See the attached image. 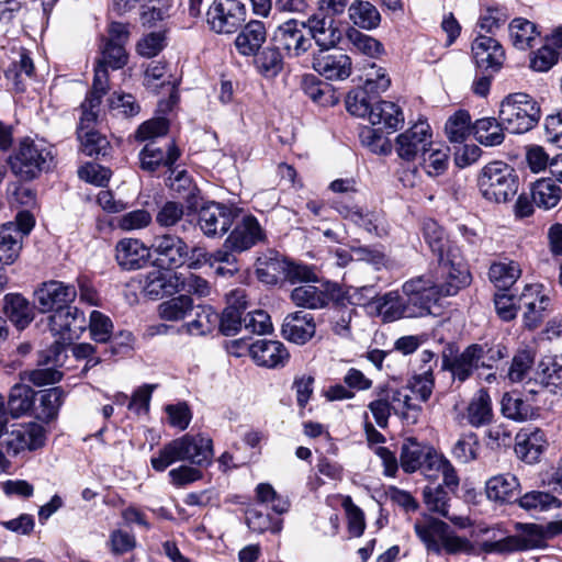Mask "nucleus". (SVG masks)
<instances>
[{
  "mask_svg": "<svg viewBox=\"0 0 562 562\" xmlns=\"http://www.w3.org/2000/svg\"><path fill=\"white\" fill-rule=\"evenodd\" d=\"M316 333L314 316L304 311L288 314L282 323L281 334L284 339L296 345H304Z\"/></svg>",
  "mask_w": 562,
  "mask_h": 562,
  "instance_id": "393cba45",
  "label": "nucleus"
},
{
  "mask_svg": "<svg viewBox=\"0 0 562 562\" xmlns=\"http://www.w3.org/2000/svg\"><path fill=\"white\" fill-rule=\"evenodd\" d=\"M547 446L544 432L539 428H522L516 435L515 453L526 463H536Z\"/></svg>",
  "mask_w": 562,
  "mask_h": 562,
  "instance_id": "cd10ccee",
  "label": "nucleus"
},
{
  "mask_svg": "<svg viewBox=\"0 0 562 562\" xmlns=\"http://www.w3.org/2000/svg\"><path fill=\"white\" fill-rule=\"evenodd\" d=\"M127 58L128 56L122 43L105 42L101 50V58H99L97 61L93 77L94 81L97 78V72H104L105 83L102 92V98L106 94L109 90V75L106 67H110L112 69H120L126 65Z\"/></svg>",
  "mask_w": 562,
  "mask_h": 562,
  "instance_id": "473e14b6",
  "label": "nucleus"
},
{
  "mask_svg": "<svg viewBox=\"0 0 562 562\" xmlns=\"http://www.w3.org/2000/svg\"><path fill=\"white\" fill-rule=\"evenodd\" d=\"M89 329L92 339L97 342L106 344L110 342V355H117L122 348H128L132 340V335L128 333L122 335L124 342L120 346L115 345V339H111L113 324L111 319L99 311H93L90 315Z\"/></svg>",
  "mask_w": 562,
  "mask_h": 562,
  "instance_id": "7c9ffc66",
  "label": "nucleus"
},
{
  "mask_svg": "<svg viewBox=\"0 0 562 562\" xmlns=\"http://www.w3.org/2000/svg\"><path fill=\"white\" fill-rule=\"evenodd\" d=\"M519 307L524 308V326L536 329L542 323L544 313L550 305L549 292L541 283H527L517 296Z\"/></svg>",
  "mask_w": 562,
  "mask_h": 562,
  "instance_id": "2eb2a0df",
  "label": "nucleus"
},
{
  "mask_svg": "<svg viewBox=\"0 0 562 562\" xmlns=\"http://www.w3.org/2000/svg\"><path fill=\"white\" fill-rule=\"evenodd\" d=\"M212 458L213 445L209 437L187 434L165 445L150 463L156 471H165L177 461H189L201 467L210 464Z\"/></svg>",
  "mask_w": 562,
  "mask_h": 562,
  "instance_id": "f03ea898",
  "label": "nucleus"
},
{
  "mask_svg": "<svg viewBox=\"0 0 562 562\" xmlns=\"http://www.w3.org/2000/svg\"><path fill=\"white\" fill-rule=\"evenodd\" d=\"M34 391L25 384H15L10 392L8 408L12 416L19 417L29 412L34 403Z\"/></svg>",
  "mask_w": 562,
  "mask_h": 562,
  "instance_id": "6e6d98bb",
  "label": "nucleus"
},
{
  "mask_svg": "<svg viewBox=\"0 0 562 562\" xmlns=\"http://www.w3.org/2000/svg\"><path fill=\"white\" fill-rule=\"evenodd\" d=\"M420 158V165L426 173L430 177H437L442 175L448 167L449 148L441 145L435 147L431 143Z\"/></svg>",
  "mask_w": 562,
  "mask_h": 562,
  "instance_id": "3c124183",
  "label": "nucleus"
},
{
  "mask_svg": "<svg viewBox=\"0 0 562 562\" xmlns=\"http://www.w3.org/2000/svg\"><path fill=\"white\" fill-rule=\"evenodd\" d=\"M369 91L363 87L350 91L346 98V108L355 116L370 119L374 103L369 98Z\"/></svg>",
  "mask_w": 562,
  "mask_h": 562,
  "instance_id": "69168bd1",
  "label": "nucleus"
},
{
  "mask_svg": "<svg viewBox=\"0 0 562 562\" xmlns=\"http://www.w3.org/2000/svg\"><path fill=\"white\" fill-rule=\"evenodd\" d=\"M472 130L475 139L484 146H498L504 142L505 134L503 122L495 117H482L474 122Z\"/></svg>",
  "mask_w": 562,
  "mask_h": 562,
  "instance_id": "79ce46f5",
  "label": "nucleus"
},
{
  "mask_svg": "<svg viewBox=\"0 0 562 562\" xmlns=\"http://www.w3.org/2000/svg\"><path fill=\"white\" fill-rule=\"evenodd\" d=\"M266 38L265 24L261 21L254 20L247 23L237 35L235 45L241 55L251 56L258 53Z\"/></svg>",
  "mask_w": 562,
  "mask_h": 562,
  "instance_id": "c9c22d12",
  "label": "nucleus"
},
{
  "mask_svg": "<svg viewBox=\"0 0 562 562\" xmlns=\"http://www.w3.org/2000/svg\"><path fill=\"white\" fill-rule=\"evenodd\" d=\"M415 531L429 552L441 554L470 553L473 549L471 542L456 535L442 520L429 518L424 522H416Z\"/></svg>",
  "mask_w": 562,
  "mask_h": 562,
  "instance_id": "423d86ee",
  "label": "nucleus"
},
{
  "mask_svg": "<svg viewBox=\"0 0 562 562\" xmlns=\"http://www.w3.org/2000/svg\"><path fill=\"white\" fill-rule=\"evenodd\" d=\"M48 326L52 334L58 337V341L70 342L87 328V321L83 312L76 306L57 308L48 318Z\"/></svg>",
  "mask_w": 562,
  "mask_h": 562,
  "instance_id": "f3484780",
  "label": "nucleus"
},
{
  "mask_svg": "<svg viewBox=\"0 0 562 562\" xmlns=\"http://www.w3.org/2000/svg\"><path fill=\"white\" fill-rule=\"evenodd\" d=\"M521 273L522 269L519 262L502 258L491 263L488 279L498 290L507 291L517 282Z\"/></svg>",
  "mask_w": 562,
  "mask_h": 562,
  "instance_id": "f704fd0d",
  "label": "nucleus"
},
{
  "mask_svg": "<svg viewBox=\"0 0 562 562\" xmlns=\"http://www.w3.org/2000/svg\"><path fill=\"white\" fill-rule=\"evenodd\" d=\"M281 271L284 274V278L293 284H306L307 282H318L314 269L306 265L281 260Z\"/></svg>",
  "mask_w": 562,
  "mask_h": 562,
  "instance_id": "774afa93",
  "label": "nucleus"
},
{
  "mask_svg": "<svg viewBox=\"0 0 562 562\" xmlns=\"http://www.w3.org/2000/svg\"><path fill=\"white\" fill-rule=\"evenodd\" d=\"M313 69L328 80H345L351 75V58L340 49L313 53Z\"/></svg>",
  "mask_w": 562,
  "mask_h": 562,
  "instance_id": "412c9836",
  "label": "nucleus"
},
{
  "mask_svg": "<svg viewBox=\"0 0 562 562\" xmlns=\"http://www.w3.org/2000/svg\"><path fill=\"white\" fill-rule=\"evenodd\" d=\"M519 535L508 536L496 541H483L480 550L484 553H512L526 551L542 546L541 531L536 524H518Z\"/></svg>",
  "mask_w": 562,
  "mask_h": 562,
  "instance_id": "ddd939ff",
  "label": "nucleus"
},
{
  "mask_svg": "<svg viewBox=\"0 0 562 562\" xmlns=\"http://www.w3.org/2000/svg\"><path fill=\"white\" fill-rule=\"evenodd\" d=\"M438 456L439 453L432 447L409 437L404 440L402 446L401 467L406 473L422 470L425 476L431 477V461Z\"/></svg>",
  "mask_w": 562,
  "mask_h": 562,
  "instance_id": "aec40b11",
  "label": "nucleus"
},
{
  "mask_svg": "<svg viewBox=\"0 0 562 562\" xmlns=\"http://www.w3.org/2000/svg\"><path fill=\"white\" fill-rule=\"evenodd\" d=\"M431 138L432 133L429 124L425 121H418L396 136L395 151L401 159L412 161L423 156L431 145Z\"/></svg>",
  "mask_w": 562,
  "mask_h": 562,
  "instance_id": "dca6fc26",
  "label": "nucleus"
},
{
  "mask_svg": "<svg viewBox=\"0 0 562 562\" xmlns=\"http://www.w3.org/2000/svg\"><path fill=\"white\" fill-rule=\"evenodd\" d=\"M369 122L372 125H380L381 128L394 131L404 123V115L394 102L378 101L372 108Z\"/></svg>",
  "mask_w": 562,
  "mask_h": 562,
  "instance_id": "a19ab883",
  "label": "nucleus"
},
{
  "mask_svg": "<svg viewBox=\"0 0 562 562\" xmlns=\"http://www.w3.org/2000/svg\"><path fill=\"white\" fill-rule=\"evenodd\" d=\"M537 379L551 393L562 394V358L544 356L537 366Z\"/></svg>",
  "mask_w": 562,
  "mask_h": 562,
  "instance_id": "58836bf2",
  "label": "nucleus"
},
{
  "mask_svg": "<svg viewBox=\"0 0 562 562\" xmlns=\"http://www.w3.org/2000/svg\"><path fill=\"white\" fill-rule=\"evenodd\" d=\"M519 505L526 510L546 512L560 507V501L547 492L532 491L519 498Z\"/></svg>",
  "mask_w": 562,
  "mask_h": 562,
  "instance_id": "0e129e2a",
  "label": "nucleus"
},
{
  "mask_svg": "<svg viewBox=\"0 0 562 562\" xmlns=\"http://www.w3.org/2000/svg\"><path fill=\"white\" fill-rule=\"evenodd\" d=\"M304 91L308 98L319 105H334L337 102L331 86L319 81L314 76L304 79Z\"/></svg>",
  "mask_w": 562,
  "mask_h": 562,
  "instance_id": "052dcab7",
  "label": "nucleus"
},
{
  "mask_svg": "<svg viewBox=\"0 0 562 562\" xmlns=\"http://www.w3.org/2000/svg\"><path fill=\"white\" fill-rule=\"evenodd\" d=\"M423 233L425 241L429 246L431 252L438 258L446 256L448 248L458 247L449 240L443 228L435 221H426L424 223Z\"/></svg>",
  "mask_w": 562,
  "mask_h": 562,
  "instance_id": "603ef678",
  "label": "nucleus"
},
{
  "mask_svg": "<svg viewBox=\"0 0 562 562\" xmlns=\"http://www.w3.org/2000/svg\"><path fill=\"white\" fill-rule=\"evenodd\" d=\"M481 195L492 203L509 201L518 190L515 170L503 161H492L484 166L477 176Z\"/></svg>",
  "mask_w": 562,
  "mask_h": 562,
  "instance_id": "39448f33",
  "label": "nucleus"
},
{
  "mask_svg": "<svg viewBox=\"0 0 562 562\" xmlns=\"http://www.w3.org/2000/svg\"><path fill=\"white\" fill-rule=\"evenodd\" d=\"M153 216L145 209L128 211L116 217V227L123 232H137L149 227Z\"/></svg>",
  "mask_w": 562,
  "mask_h": 562,
  "instance_id": "680f3d73",
  "label": "nucleus"
},
{
  "mask_svg": "<svg viewBox=\"0 0 562 562\" xmlns=\"http://www.w3.org/2000/svg\"><path fill=\"white\" fill-rule=\"evenodd\" d=\"M519 481L510 474H498L486 482V495L490 499L501 503H510L519 494Z\"/></svg>",
  "mask_w": 562,
  "mask_h": 562,
  "instance_id": "e433bc0d",
  "label": "nucleus"
},
{
  "mask_svg": "<svg viewBox=\"0 0 562 562\" xmlns=\"http://www.w3.org/2000/svg\"><path fill=\"white\" fill-rule=\"evenodd\" d=\"M239 215V207L220 202H210L198 213V226L207 238H222Z\"/></svg>",
  "mask_w": 562,
  "mask_h": 562,
  "instance_id": "f8f14e48",
  "label": "nucleus"
},
{
  "mask_svg": "<svg viewBox=\"0 0 562 562\" xmlns=\"http://www.w3.org/2000/svg\"><path fill=\"white\" fill-rule=\"evenodd\" d=\"M22 234L13 222L3 224L0 228V263L9 266L15 262L22 249Z\"/></svg>",
  "mask_w": 562,
  "mask_h": 562,
  "instance_id": "ea45409f",
  "label": "nucleus"
},
{
  "mask_svg": "<svg viewBox=\"0 0 562 562\" xmlns=\"http://www.w3.org/2000/svg\"><path fill=\"white\" fill-rule=\"evenodd\" d=\"M249 352L258 366L270 369L283 367L290 358L285 346L278 340L259 339L250 345Z\"/></svg>",
  "mask_w": 562,
  "mask_h": 562,
  "instance_id": "bb28decb",
  "label": "nucleus"
},
{
  "mask_svg": "<svg viewBox=\"0 0 562 562\" xmlns=\"http://www.w3.org/2000/svg\"><path fill=\"white\" fill-rule=\"evenodd\" d=\"M471 128V116L467 111H458L451 115L445 125V132L451 143H462Z\"/></svg>",
  "mask_w": 562,
  "mask_h": 562,
  "instance_id": "bf43d9fd",
  "label": "nucleus"
},
{
  "mask_svg": "<svg viewBox=\"0 0 562 562\" xmlns=\"http://www.w3.org/2000/svg\"><path fill=\"white\" fill-rule=\"evenodd\" d=\"M186 207L179 201H165L157 207L156 224L165 229L176 227L184 217Z\"/></svg>",
  "mask_w": 562,
  "mask_h": 562,
  "instance_id": "5fc2aeb1",
  "label": "nucleus"
},
{
  "mask_svg": "<svg viewBox=\"0 0 562 562\" xmlns=\"http://www.w3.org/2000/svg\"><path fill=\"white\" fill-rule=\"evenodd\" d=\"M193 310L191 296L180 294L159 304L158 314L160 318L168 322H179L187 317Z\"/></svg>",
  "mask_w": 562,
  "mask_h": 562,
  "instance_id": "de8ad7c7",
  "label": "nucleus"
},
{
  "mask_svg": "<svg viewBox=\"0 0 562 562\" xmlns=\"http://www.w3.org/2000/svg\"><path fill=\"white\" fill-rule=\"evenodd\" d=\"M512 44L520 50L532 47L539 36L537 25L524 18H515L508 25Z\"/></svg>",
  "mask_w": 562,
  "mask_h": 562,
  "instance_id": "c03bdc74",
  "label": "nucleus"
},
{
  "mask_svg": "<svg viewBox=\"0 0 562 562\" xmlns=\"http://www.w3.org/2000/svg\"><path fill=\"white\" fill-rule=\"evenodd\" d=\"M539 103L529 94L516 92L507 95L501 103L498 117L504 128L513 134H524L539 122Z\"/></svg>",
  "mask_w": 562,
  "mask_h": 562,
  "instance_id": "20e7f679",
  "label": "nucleus"
},
{
  "mask_svg": "<svg viewBox=\"0 0 562 562\" xmlns=\"http://www.w3.org/2000/svg\"><path fill=\"white\" fill-rule=\"evenodd\" d=\"M501 405L503 415L513 420L522 422L532 415L531 406L517 393H505Z\"/></svg>",
  "mask_w": 562,
  "mask_h": 562,
  "instance_id": "13d9d810",
  "label": "nucleus"
},
{
  "mask_svg": "<svg viewBox=\"0 0 562 562\" xmlns=\"http://www.w3.org/2000/svg\"><path fill=\"white\" fill-rule=\"evenodd\" d=\"M53 161L52 149L42 142L24 138L9 157L13 173L31 180L49 169Z\"/></svg>",
  "mask_w": 562,
  "mask_h": 562,
  "instance_id": "0eeeda50",
  "label": "nucleus"
},
{
  "mask_svg": "<svg viewBox=\"0 0 562 562\" xmlns=\"http://www.w3.org/2000/svg\"><path fill=\"white\" fill-rule=\"evenodd\" d=\"M290 297L296 306L310 310H321L330 302H340L344 299L341 288L337 283L319 280L295 286Z\"/></svg>",
  "mask_w": 562,
  "mask_h": 562,
  "instance_id": "9b49d317",
  "label": "nucleus"
},
{
  "mask_svg": "<svg viewBox=\"0 0 562 562\" xmlns=\"http://www.w3.org/2000/svg\"><path fill=\"white\" fill-rule=\"evenodd\" d=\"M104 83V72H97L92 89L81 104L82 113L77 133L81 143V149L88 156H104L109 149L108 139L93 130V124L97 122L100 112Z\"/></svg>",
  "mask_w": 562,
  "mask_h": 562,
  "instance_id": "7ed1b4c3",
  "label": "nucleus"
},
{
  "mask_svg": "<svg viewBox=\"0 0 562 562\" xmlns=\"http://www.w3.org/2000/svg\"><path fill=\"white\" fill-rule=\"evenodd\" d=\"M306 22L308 36L317 45V50H333L341 42L342 31L331 18L314 14Z\"/></svg>",
  "mask_w": 562,
  "mask_h": 562,
  "instance_id": "b1692460",
  "label": "nucleus"
},
{
  "mask_svg": "<svg viewBox=\"0 0 562 562\" xmlns=\"http://www.w3.org/2000/svg\"><path fill=\"white\" fill-rule=\"evenodd\" d=\"M504 356L502 346L492 347L488 344H472L462 352L457 353L454 347L449 345L442 351L441 368L449 371L453 380L464 382L476 369H492Z\"/></svg>",
  "mask_w": 562,
  "mask_h": 562,
  "instance_id": "f257e3e1",
  "label": "nucleus"
},
{
  "mask_svg": "<svg viewBox=\"0 0 562 562\" xmlns=\"http://www.w3.org/2000/svg\"><path fill=\"white\" fill-rule=\"evenodd\" d=\"M376 310L384 322H394L402 317H417L419 311L413 308L396 291L385 293L376 301Z\"/></svg>",
  "mask_w": 562,
  "mask_h": 562,
  "instance_id": "2f4dec72",
  "label": "nucleus"
},
{
  "mask_svg": "<svg viewBox=\"0 0 562 562\" xmlns=\"http://www.w3.org/2000/svg\"><path fill=\"white\" fill-rule=\"evenodd\" d=\"M337 210L345 217L350 218L355 224L364 228L367 232H374L376 234L384 232V229L380 227L382 224V218L379 214L373 212H363L360 209H349L347 206L341 209L337 207Z\"/></svg>",
  "mask_w": 562,
  "mask_h": 562,
  "instance_id": "e2e57ef3",
  "label": "nucleus"
},
{
  "mask_svg": "<svg viewBox=\"0 0 562 562\" xmlns=\"http://www.w3.org/2000/svg\"><path fill=\"white\" fill-rule=\"evenodd\" d=\"M364 71L366 79L363 88L367 91L373 94H380L389 89L391 79L384 68L372 63L364 69Z\"/></svg>",
  "mask_w": 562,
  "mask_h": 562,
  "instance_id": "338daca9",
  "label": "nucleus"
},
{
  "mask_svg": "<svg viewBox=\"0 0 562 562\" xmlns=\"http://www.w3.org/2000/svg\"><path fill=\"white\" fill-rule=\"evenodd\" d=\"M408 304L419 311V316L429 312L431 304L437 303L441 293L437 282L430 277L419 276L406 281L402 286Z\"/></svg>",
  "mask_w": 562,
  "mask_h": 562,
  "instance_id": "6ab92c4d",
  "label": "nucleus"
},
{
  "mask_svg": "<svg viewBox=\"0 0 562 562\" xmlns=\"http://www.w3.org/2000/svg\"><path fill=\"white\" fill-rule=\"evenodd\" d=\"M424 503L428 510L437 513L454 524H460V517H450L448 514L449 494L442 485H428L423 492Z\"/></svg>",
  "mask_w": 562,
  "mask_h": 562,
  "instance_id": "09e8293b",
  "label": "nucleus"
},
{
  "mask_svg": "<svg viewBox=\"0 0 562 562\" xmlns=\"http://www.w3.org/2000/svg\"><path fill=\"white\" fill-rule=\"evenodd\" d=\"M232 227L226 237L228 246L238 248L243 252L266 239V233L258 220L252 214L244 213L241 209Z\"/></svg>",
  "mask_w": 562,
  "mask_h": 562,
  "instance_id": "a211bd4d",
  "label": "nucleus"
},
{
  "mask_svg": "<svg viewBox=\"0 0 562 562\" xmlns=\"http://www.w3.org/2000/svg\"><path fill=\"white\" fill-rule=\"evenodd\" d=\"M472 53L477 68L485 72H497L505 60L503 46L491 36L479 35L472 43Z\"/></svg>",
  "mask_w": 562,
  "mask_h": 562,
  "instance_id": "5701e85b",
  "label": "nucleus"
},
{
  "mask_svg": "<svg viewBox=\"0 0 562 562\" xmlns=\"http://www.w3.org/2000/svg\"><path fill=\"white\" fill-rule=\"evenodd\" d=\"M281 49L274 45L255 54V64L258 71L266 77L277 76L283 68V56Z\"/></svg>",
  "mask_w": 562,
  "mask_h": 562,
  "instance_id": "4d7b16f0",
  "label": "nucleus"
},
{
  "mask_svg": "<svg viewBox=\"0 0 562 562\" xmlns=\"http://www.w3.org/2000/svg\"><path fill=\"white\" fill-rule=\"evenodd\" d=\"M151 248L159 256V260L169 267L182 266L189 251V247L182 238L170 234L156 236Z\"/></svg>",
  "mask_w": 562,
  "mask_h": 562,
  "instance_id": "c85d7f7f",
  "label": "nucleus"
},
{
  "mask_svg": "<svg viewBox=\"0 0 562 562\" xmlns=\"http://www.w3.org/2000/svg\"><path fill=\"white\" fill-rule=\"evenodd\" d=\"M149 258V248L139 239L123 238L115 246V259L124 270L142 269Z\"/></svg>",
  "mask_w": 562,
  "mask_h": 562,
  "instance_id": "a878e982",
  "label": "nucleus"
},
{
  "mask_svg": "<svg viewBox=\"0 0 562 562\" xmlns=\"http://www.w3.org/2000/svg\"><path fill=\"white\" fill-rule=\"evenodd\" d=\"M179 156V149L173 143L168 144L165 151L155 142H150L139 153L140 168L146 171H155L160 165L171 167Z\"/></svg>",
  "mask_w": 562,
  "mask_h": 562,
  "instance_id": "72a5a7b5",
  "label": "nucleus"
},
{
  "mask_svg": "<svg viewBox=\"0 0 562 562\" xmlns=\"http://www.w3.org/2000/svg\"><path fill=\"white\" fill-rule=\"evenodd\" d=\"M307 22L291 19L278 25L271 36L272 45L289 58H299L312 48V38L305 34Z\"/></svg>",
  "mask_w": 562,
  "mask_h": 562,
  "instance_id": "9d476101",
  "label": "nucleus"
},
{
  "mask_svg": "<svg viewBox=\"0 0 562 562\" xmlns=\"http://www.w3.org/2000/svg\"><path fill=\"white\" fill-rule=\"evenodd\" d=\"M65 392L61 387H50L42 392L36 417L42 422H50L58 415L64 402Z\"/></svg>",
  "mask_w": 562,
  "mask_h": 562,
  "instance_id": "8fccbe9b",
  "label": "nucleus"
},
{
  "mask_svg": "<svg viewBox=\"0 0 562 562\" xmlns=\"http://www.w3.org/2000/svg\"><path fill=\"white\" fill-rule=\"evenodd\" d=\"M178 280V272L155 269L143 276L139 283L142 285V292L147 297L156 300L164 295L177 293Z\"/></svg>",
  "mask_w": 562,
  "mask_h": 562,
  "instance_id": "c756f323",
  "label": "nucleus"
},
{
  "mask_svg": "<svg viewBox=\"0 0 562 562\" xmlns=\"http://www.w3.org/2000/svg\"><path fill=\"white\" fill-rule=\"evenodd\" d=\"M442 296L456 295L470 284L471 274L464 263L459 247H450L446 256L438 258L437 278L435 280Z\"/></svg>",
  "mask_w": 562,
  "mask_h": 562,
  "instance_id": "6e6552de",
  "label": "nucleus"
},
{
  "mask_svg": "<svg viewBox=\"0 0 562 562\" xmlns=\"http://www.w3.org/2000/svg\"><path fill=\"white\" fill-rule=\"evenodd\" d=\"M351 22L363 30H372L380 23V13L376 8L368 1L356 0L348 9Z\"/></svg>",
  "mask_w": 562,
  "mask_h": 562,
  "instance_id": "49530a36",
  "label": "nucleus"
},
{
  "mask_svg": "<svg viewBox=\"0 0 562 562\" xmlns=\"http://www.w3.org/2000/svg\"><path fill=\"white\" fill-rule=\"evenodd\" d=\"M1 440V446L9 456H18L24 451L36 450L44 446V428L36 423L13 424Z\"/></svg>",
  "mask_w": 562,
  "mask_h": 562,
  "instance_id": "4468645a",
  "label": "nucleus"
},
{
  "mask_svg": "<svg viewBox=\"0 0 562 562\" xmlns=\"http://www.w3.org/2000/svg\"><path fill=\"white\" fill-rule=\"evenodd\" d=\"M199 308L195 318L184 325L190 335H207L218 325L220 316L211 306H200Z\"/></svg>",
  "mask_w": 562,
  "mask_h": 562,
  "instance_id": "864d4df0",
  "label": "nucleus"
},
{
  "mask_svg": "<svg viewBox=\"0 0 562 562\" xmlns=\"http://www.w3.org/2000/svg\"><path fill=\"white\" fill-rule=\"evenodd\" d=\"M3 308L7 317L18 329L26 328L34 319V307L21 294H7Z\"/></svg>",
  "mask_w": 562,
  "mask_h": 562,
  "instance_id": "4c0bfd02",
  "label": "nucleus"
},
{
  "mask_svg": "<svg viewBox=\"0 0 562 562\" xmlns=\"http://www.w3.org/2000/svg\"><path fill=\"white\" fill-rule=\"evenodd\" d=\"M76 296L77 290L75 285L56 280L42 283L35 291V299L43 313L55 312L57 308L70 306Z\"/></svg>",
  "mask_w": 562,
  "mask_h": 562,
  "instance_id": "4be33fe9",
  "label": "nucleus"
},
{
  "mask_svg": "<svg viewBox=\"0 0 562 562\" xmlns=\"http://www.w3.org/2000/svg\"><path fill=\"white\" fill-rule=\"evenodd\" d=\"M533 203L544 210L553 209L562 198V189L552 179H540L531 187Z\"/></svg>",
  "mask_w": 562,
  "mask_h": 562,
  "instance_id": "a18cd8bd",
  "label": "nucleus"
},
{
  "mask_svg": "<svg viewBox=\"0 0 562 562\" xmlns=\"http://www.w3.org/2000/svg\"><path fill=\"white\" fill-rule=\"evenodd\" d=\"M246 7L239 0H214L206 13L210 29L217 34H233L245 23Z\"/></svg>",
  "mask_w": 562,
  "mask_h": 562,
  "instance_id": "1a4fd4ad",
  "label": "nucleus"
},
{
  "mask_svg": "<svg viewBox=\"0 0 562 562\" xmlns=\"http://www.w3.org/2000/svg\"><path fill=\"white\" fill-rule=\"evenodd\" d=\"M493 418L492 401L486 390H479L467 408V419L473 427L488 424Z\"/></svg>",
  "mask_w": 562,
  "mask_h": 562,
  "instance_id": "37998d69",
  "label": "nucleus"
}]
</instances>
